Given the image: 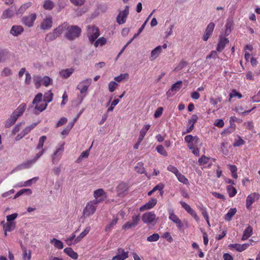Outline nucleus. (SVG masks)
Listing matches in <instances>:
<instances>
[{"label":"nucleus","mask_w":260,"mask_h":260,"mask_svg":"<svg viewBox=\"0 0 260 260\" xmlns=\"http://www.w3.org/2000/svg\"><path fill=\"white\" fill-rule=\"evenodd\" d=\"M46 139L47 137L45 136H43L41 137L39 139V143L36 149L37 150H41L40 151H41L42 150H44V149H43V147L44 146V143L46 140Z\"/></svg>","instance_id":"obj_42"},{"label":"nucleus","mask_w":260,"mask_h":260,"mask_svg":"<svg viewBox=\"0 0 260 260\" xmlns=\"http://www.w3.org/2000/svg\"><path fill=\"white\" fill-rule=\"evenodd\" d=\"M167 170L174 173L175 176L180 173L177 168L172 165H169L167 167Z\"/></svg>","instance_id":"obj_63"},{"label":"nucleus","mask_w":260,"mask_h":260,"mask_svg":"<svg viewBox=\"0 0 260 260\" xmlns=\"http://www.w3.org/2000/svg\"><path fill=\"white\" fill-rule=\"evenodd\" d=\"M52 25V19L51 17H47L41 23V28L43 30H47L50 29Z\"/></svg>","instance_id":"obj_21"},{"label":"nucleus","mask_w":260,"mask_h":260,"mask_svg":"<svg viewBox=\"0 0 260 260\" xmlns=\"http://www.w3.org/2000/svg\"><path fill=\"white\" fill-rule=\"evenodd\" d=\"M23 31L24 29L22 26L13 25L10 30V34L16 37L20 35Z\"/></svg>","instance_id":"obj_23"},{"label":"nucleus","mask_w":260,"mask_h":260,"mask_svg":"<svg viewBox=\"0 0 260 260\" xmlns=\"http://www.w3.org/2000/svg\"><path fill=\"white\" fill-rule=\"evenodd\" d=\"M87 36L91 44L95 42L100 35L99 29L94 25L87 26Z\"/></svg>","instance_id":"obj_3"},{"label":"nucleus","mask_w":260,"mask_h":260,"mask_svg":"<svg viewBox=\"0 0 260 260\" xmlns=\"http://www.w3.org/2000/svg\"><path fill=\"white\" fill-rule=\"evenodd\" d=\"M37 123H33L30 125L26 127L22 132L23 134L25 136L28 134L31 131V129L34 128L37 126Z\"/></svg>","instance_id":"obj_52"},{"label":"nucleus","mask_w":260,"mask_h":260,"mask_svg":"<svg viewBox=\"0 0 260 260\" xmlns=\"http://www.w3.org/2000/svg\"><path fill=\"white\" fill-rule=\"evenodd\" d=\"M252 228L250 225H248L244 231L242 240H245L248 239L252 235Z\"/></svg>","instance_id":"obj_31"},{"label":"nucleus","mask_w":260,"mask_h":260,"mask_svg":"<svg viewBox=\"0 0 260 260\" xmlns=\"http://www.w3.org/2000/svg\"><path fill=\"white\" fill-rule=\"evenodd\" d=\"M91 83V80L90 79H86L78 85L77 89L80 90L81 94L86 93Z\"/></svg>","instance_id":"obj_11"},{"label":"nucleus","mask_w":260,"mask_h":260,"mask_svg":"<svg viewBox=\"0 0 260 260\" xmlns=\"http://www.w3.org/2000/svg\"><path fill=\"white\" fill-rule=\"evenodd\" d=\"M97 204L93 201L88 202L83 210V216L85 217H87L93 215L95 212Z\"/></svg>","instance_id":"obj_5"},{"label":"nucleus","mask_w":260,"mask_h":260,"mask_svg":"<svg viewBox=\"0 0 260 260\" xmlns=\"http://www.w3.org/2000/svg\"><path fill=\"white\" fill-rule=\"evenodd\" d=\"M228 167L230 170L232 174V176L234 179H237L238 178V175H237V168L235 165H228Z\"/></svg>","instance_id":"obj_36"},{"label":"nucleus","mask_w":260,"mask_h":260,"mask_svg":"<svg viewBox=\"0 0 260 260\" xmlns=\"http://www.w3.org/2000/svg\"><path fill=\"white\" fill-rule=\"evenodd\" d=\"M199 138L197 136H192L191 135H187L184 138V140L186 142L188 143V144H190L192 142H194L195 143H198L199 141Z\"/></svg>","instance_id":"obj_38"},{"label":"nucleus","mask_w":260,"mask_h":260,"mask_svg":"<svg viewBox=\"0 0 260 260\" xmlns=\"http://www.w3.org/2000/svg\"><path fill=\"white\" fill-rule=\"evenodd\" d=\"M159 237H159V235L158 234L154 233L153 235L148 237L147 238V240L148 242H155L159 240Z\"/></svg>","instance_id":"obj_54"},{"label":"nucleus","mask_w":260,"mask_h":260,"mask_svg":"<svg viewBox=\"0 0 260 260\" xmlns=\"http://www.w3.org/2000/svg\"><path fill=\"white\" fill-rule=\"evenodd\" d=\"M118 220V219L117 217H114L112 221L110 223L106 225L105 231H110L113 229L114 226H115L117 224Z\"/></svg>","instance_id":"obj_45"},{"label":"nucleus","mask_w":260,"mask_h":260,"mask_svg":"<svg viewBox=\"0 0 260 260\" xmlns=\"http://www.w3.org/2000/svg\"><path fill=\"white\" fill-rule=\"evenodd\" d=\"M214 124L219 128H222L224 126V122L222 119H217L215 120Z\"/></svg>","instance_id":"obj_64"},{"label":"nucleus","mask_w":260,"mask_h":260,"mask_svg":"<svg viewBox=\"0 0 260 260\" xmlns=\"http://www.w3.org/2000/svg\"><path fill=\"white\" fill-rule=\"evenodd\" d=\"M42 84L44 86L47 87L50 84L52 83V79L49 77L48 76H44L42 78Z\"/></svg>","instance_id":"obj_51"},{"label":"nucleus","mask_w":260,"mask_h":260,"mask_svg":"<svg viewBox=\"0 0 260 260\" xmlns=\"http://www.w3.org/2000/svg\"><path fill=\"white\" fill-rule=\"evenodd\" d=\"M128 257V251H125L122 248H118L115 256L112 258V260H125Z\"/></svg>","instance_id":"obj_14"},{"label":"nucleus","mask_w":260,"mask_h":260,"mask_svg":"<svg viewBox=\"0 0 260 260\" xmlns=\"http://www.w3.org/2000/svg\"><path fill=\"white\" fill-rule=\"evenodd\" d=\"M169 218L172 220L173 222L176 223L177 227L178 230H181L183 227V224L181 220L178 218V217L175 214L173 211H170L169 212Z\"/></svg>","instance_id":"obj_13"},{"label":"nucleus","mask_w":260,"mask_h":260,"mask_svg":"<svg viewBox=\"0 0 260 260\" xmlns=\"http://www.w3.org/2000/svg\"><path fill=\"white\" fill-rule=\"evenodd\" d=\"M215 24L213 22H210L208 24L202 38L204 41H207L212 36Z\"/></svg>","instance_id":"obj_15"},{"label":"nucleus","mask_w":260,"mask_h":260,"mask_svg":"<svg viewBox=\"0 0 260 260\" xmlns=\"http://www.w3.org/2000/svg\"><path fill=\"white\" fill-rule=\"evenodd\" d=\"M8 52L5 50L0 49V62L4 61L7 58Z\"/></svg>","instance_id":"obj_61"},{"label":"nucleus","mask_w":260,"mask_h":260,"mask_svg":"<svg viewBox=\"0 0 260 260\" xmlns=\"http://www.w3.org/2000/svg\"><path fill=\"white\" fill-rule=\"evenodd\" d=\"M45 150H42L38 153L34 158L30 160H28L18 166L19 169H25L29 168L36 161L44 154Z\"/></svg>","instance_id":"obj_4"},{"label":"nucleus","mask_w":260,"mask_h":260,"mask_svg":"<svg viewBox=\"0 0 260 260\" xmlns=\"http://www.w3.org/2000/svg\"><path fill=\"white\" fill-rule=\"evenodd\" d=\"M157 201L156 199L152 198L148 202L140 208L141 211L149 210L153 208L156 204Z\"/></svg>","instance_id":"obj_20"},{"label":"nucleus","mask_w":260,"mask_h":260,"mask_svg":"<svg viewBox=\"0 0 260 260\" xmlns=\"http://www.w3.org/2000/svg\"><path fill=\"white\" fill-rule=\"evenodd\" d=\"M15 228V225L13 222H8L4 225V230H6V232L12 231Z\"/></svg>","instance_id":"obj_59"},{"label":"nucleus","mask_w":260,"mask_h":260,"mask_svg":"<svg viewBox=\"0 0 260 260\" xmlns=\"http://www.w3.org/2000/svg\"><path fill=\"white\" fill-rule=\"evenodd\" d=\"M179 181L184 184L187 185L189 184V181L185 176L182 175L180 172L176 176Z\"/></svg>","instance_id":"obj_44"},{"label":"nucleus","mask_w":260,"mask_h":260,"mask_svg":"<svg viewBox=\"0 0 260 260\" xmlns=\"http://www.w3.org/2000/svg\"><path fill=\"white\" fill-rule=\"evenodd\" d=\"M74 125V122H70L67 127L62 130L61 133V135L63 136H67L69 134L70 131L72 129Z\"/></svg>","instance_id":"obj_40"},{"label":"nucleus","mask_w":260,"mask_h":260,"mask_svg":"<svg viewBox=\"0 0 260 260\" xmlns=\"http://www.w3.org/2000/svg\"><path fill=\"white\" fill-rule=\"evenodd\" d=\"M22 258L23 260H30L31 257V251L27 250L26 248H22Z\"/></svg>","instance_id":"obj_35"},{"label":"nucleus","mask_w":260,"mask_h":260,"mask_svg":"<svg viewBox=\"0 0 260 260\" xmlns=\"http://www.w3.org/2000/svg\"><path fill=\"white\" fill-rule=\"evenodd\" d=\"M14 14V11L12 8V7L6 9L5 10L1 16V18L3 19H6L7 18H12Z\"/></svg>","instance_id":"obj_24"},{"label":"nucleus","mask_w":260,"mask_h":260,"mask_svg":"<svg viewBox=\"0 0 260 260\" xmlns=\"http://www.w3.org/2000/svg\"><path fill=\"white\" fill-rule=\"evenodd\" d=\"M132 221H127L122 226V229L126 230L132 228L136 227L138 224L140 220V215H134L132 218Z\"/></svg>","instance_id":"obj_8"},{"label":"nucleus","mask_w":260,"mask_h":260,"mask_svg":"<svg viewBox=\"0 0 260 260\" xmlns=\"http://www.w3.org/2000/svg\"><path fill=\"white\" fill-rule=\"evenodd\" d=\"M81 29L77 25L70 26L68 23V28L65 34L66 38L70 41H72L78 38L81 35Z\"/></svg>","instance_id":"obj_1"},{"label":"nucleus","mask_w":260,"mask_h":260,"mask_svg":"<svg viewBox=\"0 0 260 260\" xmlns=\"http://www.w3.org/2000/svg\"><path fill=\"white\" fill-rule=\"evenodd\" d=\"M38 180V177H34L29 180L25 181L24 182H21L18 185L19 187L23 186H30L32 183H36V182Z\"/></svg>","instance_id":"obj_37"},{"label":"nucleus","mask_w":260,"mask_h":260,"mask_svg":"<svg viewBox=\"0 0 260 260\" xmlns=\"http://www.w3.org/2000/svg\"><path fill=\"white\" fill-rule=\"evenodd\" d=\"M57 37H58L55 34L54 31H53V32H49L46 35V36L45 38V41L48 42H51V41L55 40Z\"/></svg>","instance_id":"obj_47"},{"label":"nucleus","mask_w":260,"mask_h":260,"mask_svg":"<svg viewBox=\"0 0 260 260\" xmlns=\"http://www.w3.org/2000/svg\"><path fill=\"white\" fill-rule=\"evenodd\" d=\"M107 43V40L105 38L102 37L99 38L96 41L94 42V46L96 48L99 45L103 46Z\"/></svg>","instance_id":"obj_46"},{"label":"nucleus","mask_w":260,"mask_h":260,"mask_svg":"<svg viewBox=\"0 0 260 260\" xmlns=\"http://www.w3.org/2000/svg\"><path fill=\"white\" fill-rule=\"evenodd\" d=\"M16 121L17 120L11 115L10 117L5 121V126L6 128H9L13 125Z\"/></svg>","instance_id":"obj_39"},{"label":"nucleus","mask_w":260,"mask_h":260,"mask_svg":"<svg viewBox=\"0 0 260 260\" xmlns=\"http://www.w3.org/2000/svg\"><path fill=\"white\" fill-rule=\"evenodd\" d=\"M260 197L258 193L254 192L248 195L246 199V206L247 209H249L251 205L254 202L255 200H258Z\"/></svg>","instance_id":"obj_18"},{"label":"nucleus","mask_w":260,"mask_h":260,"mask_svg":"<svg viewBox=\"0 0 260 260\" xmlns=\"http://www.w3.org/2000/svg\"><path fill=\"white\" fill-rule=\"evenodd\" d=\"M63 252L73 259L76 260L78 259V255L77 253L74 251L71 247L64 248Z\"/></svg>","instance_id":"obj_25"},{"label":"nucleus","mask_w":260,"mask_h":260,"mask_svg":"<svg viewBox=\"0 0 260 260\" xmlns=\"http://www.w3.org/2000/svg\"><path fill=\"white\" fill-rule=\"evenodd\" d=\"M128 77V74L127 73L121 74L120 75L115 77L114 78V80L118 82H120L124 79L127 78Z\"/></svg>","instance_id":"obj_55"},{"label":"nucleus","mask_w":260,"mask_h":260,"mask_svg":"<svg viewBox=\"0 0 260 260\" xmlns=\"http://www.w3.org/2000/svg\"><path fill=\"white\" fill-rule=\"evenodd\" d=\"M93 197L95 199L93 201L95 202V203L99 204L106 199L107 193L103 189L100 188L94 191Z\"/></svg>","instance_id":"obj_6"},{"label":"nucleus","mask_w":260,"mask_h":260,"mask_svg":"<svg viewBox=\"0 0 260 260\" xmlns=\"http://www.w3.org/2000/svg\"><path fill=\"white\" fill-rule=\"evenodd\" d=\"M128 184L124 182H121L116 187L117 196L119 197H124L128 190Z\"/></svg>","instance_id":"obj_9"},{"label":"nucleus","mask_w":260,"mask_h":260,"mask_svg":"<svg viewBox=\"0 0 260 260\" xmlns=\"http://www.w3.org/2000/svg\"><path fill=\"white\" fill-rule=\"evenodd\" d=\"M53 96V93L51 91V90H49L48 91L45 93L44 95V100L43 101H45L46 103H50L52 101Z\"/></svg>","instance_id":"obj_41"},{"label":"nucleus","mask_w":260,"mask_h":260,"mask_svg":"<svg viewBox=\"0 0 260 260\" xmlns=\"http://www.w3.org/2000/svg\"><path fill=\"white\" fill-rule=\"evenodd\" d=\"M50 243L53 245L55 248L61 249L63 248V243L59 240L53 238L50 240Z\"/></svg>","instance_id":"obj_32"},{"label":"nucleus","mask_w":260,"mask_h":260,"mask_svg":"<svg viewBox=\"0 0 260 260\" xmlns=\"http://www.w3.org/2000/svg\"><path fill=\"white\" fill-rule=\"evenodd\" d=\"M199 209L201 211L202 214L203 216V217H204V218L205 219H208V218H209V214L207 211L206 208L202 206L199 207Z\"/></svg>","instance_id":"obj_58"},{"label":"nucleus","mask_w":260,"mask_h":260,"mask_svg":"<svg viewBox=\"0 0 260 260\" xmlns=\"http://www.w3.org/2000/svg\"><path fill=\"white\" fill-rule=\"evenodd\" d=\"M32 3L31 2H27L23 4L16 11V15H19L23 14L26 10L31 7Z\"/></svg>","instance_id":"obj_27"},{"label":"nucleus","mask_w":260,"mask_h":260,"mask_svg":"<svg viewBox=\"0 0 260 260\" xmlns=\"http://www.w3.org/2000/svg\"><path fill=\"white\" fill-rule=\"evenodd\" d=\"M74 70L72 68L67 69L66 70H62L59 73V75L62 78L67 79L73 73Z\"/></svg>","instance_id":"obj_30"},{"label":"nucleus","mask_w":260,"mask_h":260,"mask_svg":"<svg viewBox=\"0 0 260 260\" xmlns=\"http://www.w3.org/2000/svg\"><path fill=\"white\" fill-rule=\"evenodd\" d=\"M156 150L157 152L160 154L167 156H168V153L166 150L165 149L164 147L161 145H159L156 147Z\"/></svg>","instance_id":"obj_50"},{"label":"nucleus","mask_w":260,"mask_h":260,"mask_svg":"<svg viewBox=\"0 0 260 260\" xmlns=\"http://www.w3.org/2000/svg\"><path fill=\"white\" fill-rule=\"evenodd\" d=\"M26 104L24 103L21 104L12 113L11 115L16 120L22 115L26 109Z\"/></svg>","instance_id":"obj_16"},{"label":"nucleus","mask_w":260,"mask_h":260,"mask_svg":"<svg viewBox=\"0 0 260 260\" xmlns=\"http://www.w3.org/2000/svg\"><path fill=\"white\" fill-rule=\"evenodd\" d=\"M156 219V215L152 212L144 213L142 217V220L145 223H152Z\"/></svg>","instance_id":"obj_17"},{"label":"nucleus","mask_w":260,"mask_h":260,"mask_svg":"<svg viewBox=\"0 0 260 260\" xmlns=\"http://www.w3.org/2000/svg\"><path fill=\"white\" fill-rule=\"evenodd\" d=\"M249 244L245 243L243 244H230L229 247L231 250H236L239 252H242L246 250L249 246Z\"/></svg>","instance_id":"obj_19"},{"label":"nucleus","mask_w":260,"mask_h":260,"mask_svg":"<svg viewBox=\"0 0 260 260\" xmlns=\"http://www.w3.org/2000/svg\"><path fill=\"white\" fill-rule=\"evenodd\" d=\"M227 191L230 197H234L237 193V190L235 187L231 185L226 186Z\"/></svg>","instance_id":"obj_43"},{"label":"nucleus","mask_w":260,"mask_h":260,"mask_svg":"<svg viewBox=\"0 0 260 260\" xmlns=\"http://www.w3.org/2000/svg\"><path fill=\"white\" fill-rule=\"evenodd\" d=\"M90 230V227H86L84 230L75 239L74 244H77L81 241L89 232Z\"/></svg>","instance_id":"obj_28"},{"label":"nucleus","mask_w":260,"mask_h":260,"mask_svg":"<svg viewBox=\"0 0 260 260\" xmlns=\"http://www.w3.org/2000/svg\"><path fill=\"white\" fill-rule=\"evenodd\" d=\"M118 87V84L114 81H111L108 84L109 90L112 92H113Z\"/></svg>","instance_id":"obj_56"},{"label":"nucleus","mask_w":260,"mask_h":260,"mask_svg":"<svg viewBox=\"0 0 260 260\" xmlns=\"http://www.w3.org/2000/svg\"><path fill=\"white\" fill-rule=\"evenodd\" d=\"M129 13V9L128 6H126L125 9L122 11H120L116 18L117 22L119 24H122L125 22L127 15Z\"/></svg>","instance_id":"obj_10"},{"label":"nucleus","mask_w":260,"mask_h":260,"mask_svg":"<svg viewBox=\"0 0 260 260\" xmlns=\"http://www.w3.org/2000/svg\"><path fill=\"white\" fill-rule=\"evenodd\" d=\"M64 151V143L62 144L59 148L54 152L52 156V161L53 164H55L58 162L61 157L62 153Z\"/></svg>","instance_id":"obj_12"},{"label":"nucleus","mask_w":260,"mask_h":260,"mask_svg":"<svg viewBox=\"0 0 260 260\" xmlns=\"http://www.w3.org/2000/svg\"><path fill=\"white\" fill-rule=\"evenodd\" d=\"M229 40L224 37L220 38L219 42L217 44L216 50L218 52H221L226 44H229Z\"/></svg>","instance_id":"obj_22"},{"label":"nucleus","mask_w":260,"mask_h":260,"mask_svg":"<svg viewBox=\"0 0 260 260\" xmlns=\"http://www.w3.org/2000/svg\"><path fill=\"white\" fill-rule=\"evenodd\" d=\"M37 18L36 13H31L28 16H24L21 19V21L25 26L31 27L34 25V22Z\"/></svg>","instance_id":"obj_7"},{"label":"nucleus","mask_w":260,"mask_h":260,"mask_svg":"<svg viewBox=\"0 0 260 260\" xmlns=\"http://www.w3.org/2000/svg\"><path fill=\"white\" fill-rule=\"evenodd\" d=\"M25 192H28L29 194H31L32 191L29 188L22 189L18 191L14 196V199H16Z\"/></svg>","instance_id":"obj_53"},{"label":"nucleus","mask_w":260,"mask_h":260,"mask_svg":"<svg viewBox=\"0 0 260 260\" xmlns=\"http://www.w3.org/2000/svg\"><path fill=\"white\" fill-rule=\"evenodd\" d=\"M182 86V81H177V82H176L175 83L173 84L172 85L171 88L170 89V90L167 92V93L170 91H172V92H177L181 88Z\"/></svg>","instance_id":"obj_33"},{"label":"nucleus","mask_w":260,"mask_h":260,"mask_svg":"<svg viewBox=\"0 0 260 260\" xmlns=\"http://www.w3.org/2000/svg\"><path fill=\"white\" fill-rule=\"evenodd\" d=\"M236 212L237 210L236 208H231L224 216L225 220L228 221H231Z\"/></svg>","instance_id":"obj_34"},{"label":"nucleus","mask_w":260,"mask_h":260,"mask_svg":"<svg viewBox=\"0 0 260 260\" xmlns=\"http://www.w3.org/2000/svg\"><path fill=\"white\" fill-rule=\"evenodd\" d=\"M210 158V157L204 155H202L198 160V165L199 166H203L207 164L209 162Z\"/></svg>","instance_id":"obj_49"},{"label":"nucleus","mask_w":260,"mask_h":260,"mask_svg":"<svg viewBox=\"0 0 260 260\" xmlns=\"http://www.w3.org/2000/svg\"><path fill=\"white\" fill-rule=\"evenodd\" d=\"M162 47L158 46L154 49H153L151 53L150 60H153L156 59L161 52Z\"/></svg>","instance_id":"obj_29"},{"label":"nucleus","mask_w":260,"mask_h":260,"mask_svg":"<svg viewBox=\"0 0 260 260\" xmlns=\"http://www.w3.org/2000/svg\"><path fill=\"white\" fill-rule=\"evenodd\" d=\"M229 96V101H230L234 97L237 96L239 99H240L242 97V95L240 93L238 92L236 90L234 89L232 90V92L230 93Z\"/></svg>","instance_id":"obj_57"},{"label":"nucleus","mask_w":260,"mask_h":260,"mask_svg":"<svg viewBox=\"0 0 260 260\" xmlns=\"http://www.w3.org/2000/svg\"><path fill=\"white\" fill-rule=\"evenodd\" d=\"M54 3L49 0H47L44 2L43 8L47 10H51L54 7Z\"/></svg>","instance_id":"obj_48"},{"label":"nucleus","mask_w":260,"mask_h":260,"mask_svg":"<svg viewBox=\"0 0 260 260\" xmlns=\"http://www.w3.org/2000/svg\"><path fill=\"white\" fill-rule=\"evenodd\" d=\"M150 127V124H146L144 125L143 128L140 130L139 135L145 137L147 132L149 129Z\"/></svg>","instance_id":"obj_60"},{"label":"nucleus","mask_w":260,"mask_h":260,"mask_svg":"<svg viewBox=\"0 0 260 260\" xmlns=\"http://www.w3.org/2000/svg\"><path fill=\"white\" fill-rule=\"evenodd\" d=\"M161 237L162 238L166 239L170 243H172L173 241V239L169 232L164 233L161 235Z\"/></svg>","instance_id":"obj_62"},{"label":"nucleus","mask_w":260,"mask_h":260,"mask_svg":"<svg viewBox=\"0 0 260 260\" xmlns=\"http://www.w3.org/2000/svg\"><path fill=\"white\" fill-rule=\"evenodd\" d=\"M68 28V23L64 22L60 25H59L57 28L54 29L53 31L57 35V37L60 36L64 30L67 31V29Z\"/></svg>","instance_id":"obj_26"},{"label":"nucleus","mask_w":260,"mask_h":260,"mask_svg":"<svg viewBox=\"0 0 260 260\" xmlns=\"http://www.w3.org/2000/svg\"><path fill=\"white\" fill-rule=\"evenodd\" d=\"M43 94L42 93H38L32 101V104L35 105V109L39 112H42L46 109L47 104L42 100Z\"/></svg>","instance_id":"obj_2"}]
</instances>
